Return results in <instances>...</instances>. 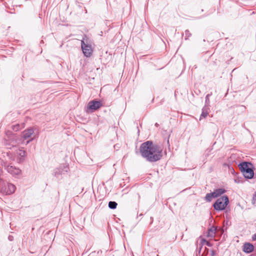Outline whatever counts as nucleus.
Masks as SVG:
<instances>
[{"instance_id": "obj_1", "label": "nucleus", "mask_w": 256, "mask_h": 256, "mask_svg": "<svg viewBox=\"0 0 256 256\" xmlns=\"http://www.w3.org/2000/svg\"><path fill=\"white\" fill-rule=\"evenodd\" d=\"M36 134L34 132V129L30 128L24 130L22 134V140H18L16 138L17 136L10 130H7L6 132V137L4 138V145L7 148L10 149L12 147H16L20 144L24 143V140H26V144H28L32 141L36 136Z\"/></svg>"}, {"instance_id": "obj_2", "label": "nucleus", "mask_w": 256, "mask_h": 256, "mask_svg": "<svg viewBox=\"0 0 256 256\" xmlns=\"http://www.w3.org/2000/svg\"><path fill=\"white\" fill-rule=\"evenodd\" d=\"M142 156L150 162H156L160 159V147L154 144L152 141L142 143L140 147Z\"/></svg>"}, {"instance_id": "obj_3", "label": "nucleus", "mask_w": 256, "mask_h": 256, "mask_svg": "<svg viewBox=\"0 0 256 256\" xmlns=\"http://www.w3.org/2000/svg\"><path fill=\"white\" fill-rule=\"evenodd\" d=\"M81 48L84 56L89 57L92 55L93 52L92 42L86 36L81 40Z\"/></svg>"}, {"instance_id": "obj_4", "label": "nucleus", "mask_w": 256, "mask_h": 256, "mask_svg": "<svg viewBox=\"0 0 256 256\" xmlns=\"http://www.w3.org/2000/svg\"><path fill=\"white\" fill-rule=\"evenodd\" d=\"M252 166V164L248 162H243L240 164L241 171L247 178H252L254 176V173Z\"/></svg>"}, {"instance_id": "obj_5", "label": "nucleus", "mask_w": 256, "mask_h": 256, "mask_svg": "<svg viewBox=\"0 0 256 256\" xmlns=\"http://www.w3.org/2000/svg\"><path fill=\"white\" fill-rule=\"evenodd\" d=\"M228 198L226 196H223L217 200L214 204V208L216 210H224L228 204Z\"/></svg>"}, {"instance_id": "obj_6", "label": "nucleus", "mask_w": 256, "mask_h": 256, "mask_svg": "<svg viewBox=\"0 0 256 256\" xmlns=\"http://www.w3.org/2000/svg\"><path fill=\"white\" fill-rule=\"evenodd\" d=\"M1 191L6 194H13L16 189V186L9 182H4L0 184Z\"/></svg>"}, {"instance_id": "obj_7", "label": "nucleus", "mask_w": 256, "mask_h": 256, "mask_svg": "<svg viewBox=\"0 0 256 256\" xmlns=\"http://www.w3.org/2000/svg\"><path fill=\"white\" fill-rule=\"evenodd\" d=\"M5 169L7 170V172L14 176H18L21 175V170L18 168L11 165H9L7 164L6 162V166H5Z\"/></svg>"}, {"instance_id": "obj_8", "label": "nucleus", "mask_w": 256, "mask_h": 256, "mask_svg": "<svg viewBox=\"0 0 256 256\" xmlns=\"http://www.w3.org/2000/svg\"><path fill=\"white\" fill-rule=\"evenodd\" d=\"M26 152L23 148L16 149L14 152V155L17 158L18 162H22L24 160Z\"/></svg>"}, {"instance_id": "obj_9", "label": "nucleus", "mask_w": 256, "mask_h": 256, "mask_svg": "<svg viewBox=\"0 0 256 256\" xmlns=\"http://www.w3.org/2000/svg\"><path fill=\"white\" fill-rule=\"evenodd\" d=\"M102 106V104L100 102L92 100L88 102L87 108L88 109L92 111L96 110Z\"/></svg>"}, {"instance_id": "obj_10", "label": "nucleus", "mask_w": 256, "mask_h": 256, "mask_svg": "<svg viewBox=\"0 0 256 256\" xmlns=\"http://www.w3.org/2000/svg\"><path fill=\"white\" fill-rule=\"evenodd\" d=\"M254 250V246L249 242L246 243L243 246V250L244 252L247 254H249L252 252Z\"/></svg>"}, {"instance_id": "obj_11", "label": "nucleus", "mask_w": 256, "mask_h": 256, "mask_svg": "<svg viewBox=\"0 0 256 256\" xmlns=\"http://www.w3.org/2000/svg\"><path fill=\"white\" fill-rule=\"evenodd\" d=\"M68 167L67 166H66V165L61 166L59 168H58L55 170V172H54L55 175L56 176L58 174H62L64 173L63 172L64 171L66 172H68Z\"/></svg>"}, {"instance_id": "obj_12", "label": "nucleus", "mask_w": 256, "mask_h": 256, "mask_svg": "<svg viewBox=\"0 0 256 256\" xmlns=\"http://www.w3.org/2000/svg\"><path fill=\"white\" fill-rule=\"evenodd\" d=\"M225 192V190L223 188H219L214 190L212 193L213 198H216Z\"/></svg>"}, {"instance_id": "obj_13", "label": "nucleus", "mask_w": 256, "mask_h": 256, "mask_svg": "<svg viewBox=\"0 0 256 256\" xmlns=\"http://www.w3.org/2000/svg\"><path fill=\"white\" fill-rule=\"evenodd\" d=\"M216 230V228L214 226L211 227L208 230L207 236L211 238H214L215 236Z\"/></svg>"}, {"instance_id": "obj_14", "label": "nucleus", "mask_w": 256, "mask_h": 256, "mask_svg": "<svg viewBox=\"0 0 256 256\" xmlns=\"http://www.w3.org/2000/svg\"><path fill=\"white\" fill-rule=\"evenodd\" d=\"M24 124H16L15 125H14L12 126V129L14 132H17L19 130H20L24 128Z\"/></svg>"}, {"instance_id": "obj_15", "label": "nucleus", "mask_w": 256, "mask_h": 256, "mask_svg": "<svg viewBox=\"0 0 256 256\" xmlns=\"http://www.w3.org/2000/svg\"><path fill=\"white\" fill-rule=\"evenodd\" d=\"M118 204L116 202L110 201L108 202V207L110 209H115L116 208Z\"/></svg>"}, {"instance_id": "obj_16", "label": "nucleus", "mask_w": 256, "mask_h": 256, "mask_svg": "<svg viewBox=\"0 0 256 256\" xmlns=\"http://www.w3.org/2000/svg\"><path fill=\"white\" fill-rule=\"evenodd\" d=\"M212 198V192L210 194H208L206 195V200L210 202L211 201Z\"/></svg>"}, {"instance_id": "obj_17", "label": "nucleus", "mask_w": 256, "mask_h": 256, "mask_svg": "<svg viewBox=\"0 0 256 256\" xmlns=\"http://www.w3.org/2000/svg\"><path fill=\"white\" fill-rule=\"evenodd\" d=\"M208 114V112L207 111H204L203 110L202 114L200 117V120L202 118V117L206 118Z\"/></svg>"}, {"instance_id": "obj_18", "label": "nucleus", "mask_w": 256, "mask_h": 256, "mask_svg": "<svg viewBox=\"0 0 256 256\" xmlns=\"http://www.w3.org/2000/svg\"><path fill=\"white\" fill-rule=\"evenodd\" d=\"M252 203L256 205V192L253 196L252 199Z\"/></svg>"}, {"instance_id": "obj_19", "label": "nucleus", "mask_w": 256, "mask_h": 256, "mask_svg": "<svg viewBox=\"0 0 256 256\" xmlns=\"http://www.w3.org/2000/svg\"><path fill=\"white\" fill-rule=\"evenodd\" d=\"M8 239L10 241H12L14 240V236H9L8 237Z\"/></svg>"}, {"instance_id": "obj_20", "label": "nucleus", "mask_w": 256, "mask_h": 256, "mask_svg": "<svg viewBox=\"0 0 256 256\" xmlns=\"http://www.w3.org/2000/svg\"><path fill=\"white\" fill-rule=\"evenodd\" d=\"M252 240H256V234L252 236Z\"/></svg>"}, {"instance_id": "obj_21", "label": "nucleus", "mask_w": 256, "mask_h": 256, "mask_svg": "<svg viewBox=\"0 0 256 256\" xmlns=\"http://www.w3.org/2000/svg\"><path fill=\"white\" fill-rule=\"evenodd\" d=\"M206 245H207L208 246H210V243L209 242H206Z\"/></svg>"}, {"instance_id": "obj_22", "label": "nucleus", "mask_w": 256, "mask_h": 256, "mask_svg": "<svg viewBox=\"0 0 256 256\" xmlns=\"http://www.w3.org/2000/svg\"><path fill=\"white\" fill-rule=\"evenodd\" d=\"M214 252L213 250H211V251H210V254H211L212 256H214Z\"/></svg>"}]
</instances>
